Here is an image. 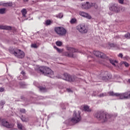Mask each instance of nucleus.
I'll return each instance as SVG.
<instances>
[{
  "instance_id": "obj_1",
  "label": "nucleus",
  "mask_w": 130,
  "mask_h": 130,
  "mask_svg": "<svg viewBox=\"0 0 130 130\" xmlns=\"http://www.w3.org/2000/svg\"><path fill=\"white\" fill-rule=\"evenodd\" d=\"M94 117L97 118V119H98V120H99L101 122H105L107 121L109 118H112L113 116L109 114L99 111L94 114Z\"/></svg>"
},
{
  "instance_id": "obj_2",
  "label": "nucleus",
  "mask_w": 130,
  "mask_h": 130,
  "mask_svg": "<svg viewBox=\"0 0 130 130\" xmlns=\"http://www.w3.org/2000/svg\"><path fill=\"white\" fill-rule=\"evenodd\" d=\"M37 71L40 74L49 77V78H52L53 77V71L48 67L42 66L38 68Z\"/></svg>"
},
{
  "instance_id": "obj_3",
  "label": "nucleus",
  "mask_w": 130,
  "mask_h": 130,
  "mask_svg": "<svg viewBox=\"0 0 130 130\" xmlns=\"http://www.w3.org/2000/svg\"><path fill=\"white\" fill-rule=\"evenodd\" d=\"M108 74L107 72H102L99 76L94 75L93 77H92V79L94 80V82H98V80H97L98 79L106 81L111 79V75Z\"/></svg>"
},
{
  "instance_id": "obj_4",
  "label": "nucleus",
  "mask_w": 130,
  "mask_h": 130,
  "mask_svg": "<svg viewBox=\"0 0 130 130\" xmlns=\"http://www.w3.org/2000/svg\"><path fill=\"white\" fill-rule=\"evenodd\" d=\"M81 119H82V117H81V112L78 111V112H77L76 111H74L73 117L70 119L69 120L70 122L76 124L78 123V122H80Z\"/></svg>"
},
{
  "instance_id": "obj_5",
  "label": "nucleus",
  "mask_w": 130,
  "mask_h": 130,
  "mask_svg": "<svg viewBox=\"0 0 130 130\" xmlns=\"http://www.w3.org/2000/svg\"><path fill=\"white\" fill-rule=\"evenodd\" d=\"M67 50H68V51H70V53L69 52H64L63 53V55H65V56H68V57H76V55L74 54V53L75 52H79L78 50L72 48L69 46H67L66 47Z\"/></svg>"
},
{
  "instance_id": "obj_6",
  "label": "nucleus",
  "mask_w": 130,
  "mask_h": 130,
  "mask_svg": "<svg viewBox=\"0 0 130 130\" xmlns=\"http://www.w3.org/2000/svg\"><path fill=\"white\" fill-rule=\"evenodd\" d=\"M10 53L14 54L18 58H23L25 56V53L21 50H14V49H9Z\"/></svg>"
},
{
  "instance_id": "obj_7",
  "label": "nucleus",
  "mask_w": 130,
  "mask_h": 130,
  "mask_svg": "<svg viewBox=\"0 0 130 130\" xmlns=\"http://www.w3.org/2000/svg\"><path fill=\"white\" fill-rule=\"evenodd\" d=\"M109 9L111 12H114V13H119L120 12V7L118 6V4L116 3H111L109 5Z\"/></svg>"
},
{
  "instance_id": "obj_8",
  "label": "nucleus",
  "mask_w": 130,
  "mask_h": 130,
  "mask_svg": "<svg viewBox=\"0 0 130 130\" xmlns=\"http://www.w3.org/2000/svg\"><path fill=\"white\" fill-rule=\"evenodd\" d=\"M63 77H64V80L68 81V82H77L79 81V78H77L75 76H72L68 73H65L63 74Z\"/></svg>"
},
{
  "instance_id": "obj_9",
  "label": "nucleus",
  "mask_w": 130,
  "mask_h": 130,
  "mask_svg": "<svg viewBox=\"0 0 130 130\" xmlns=\"http://www.w3.org/2000/svg\"><path fill=\"white\" fill-rule=\"evenodd\" d=\"M54 31L59 36H65L67 34V29L62 27H56Z\"/></svg>"
},
{
  "instance_id": "obj_10",
  "label": "nucleus",
  "mask_w": 130,
  "mask_h": 130,
  "mask_svg": "<svg viewBox=\"0 0 130 130\" xmlns=\"http://www.w3.org/2000/svg\"><path fill=\"white\" fill-rule=\"evenodd\" d=\"M76 29L80 33L86 34L88 32V27L84 24L80 23L76 26Z\"/></svg>"
},
{
  "instance_id": "obj_11",
  "label": "nucleus",
  "mask_w": 130,
  "mask_h": 130,
  "mask_svg": "<svg viewBox=\"0 0 130 130\" xmlns=\"http://www.w3.org/2000/svg\"><path fill=\"white\" fill-rule=\"evenodd\" d=\"M119 99H130V91H126L124 93H119Z\"/></svg>"
},
{
  "instance_id": "obj_12",
  "label": "nucleus",
  "mask_w": 130,
  "mask_h": 130,
  "mask_svg": "<svg viewBox=\"0 0 130 130\" xmlns=\"http://www.w3.org/2000/svg\"><path fill=\"white\" fill-rule=\"evenodd\" d=\"M2 122V124L3 126H5V127H7V128H13L14 126V124L9 123L8 122V121L6 120L5 119H3L1 120L0 119V122Z\"/></svg>"
},
{
  "instance_id": "obj_13",
  "label": "nucleus",
  "mask_w": 130,
  "mask_h": 130,
  "mask_svg": "<svg viewBox=\"0 0 130 130\" xmlns=\"http://www.w3.org/2000/svg\"><path fill=\"white\" fill-rule=\"evenodd\" d=\"M93 53L96 57H101V58H105L106 57V55L104 53L99 51H94Z\"/></svg>"
},
{
  "instance_id": "obj_14",
  "label": "nucleus",
  "mask_w": 130,
  "mask_h": 130,
  "mask_svg": "<svg viewBox=\"0 0 130 130\" xmlns=\"http://www.w3.org/2000/svg\"><path fill=\"white\" fill-rule=\"evenodd\" d=\"M93 6V4H89V2H86V3L83 4L81 8L82 9H84L85 10H88V9H90Z\"/></svg>"
},
{
  "instance_id": "obj_15",
  "label": "nucleus",
  "mask_w": 130,
  "mask_h": 130,
  "mask_svg": "<svg viewBox=\"0 0 130 130\" xmlns=\"http://www.w3.org/2000/svg\"><path fill=\"white\" fill-rule=\"evenodd\" d=\"M79 15L82 17H84V18H86V19H89V20L92 18V17L90 16L88 13L84 12L83 11L79 12Z\"/></svg>"
},
{
  "instance_id": "obj_16",
  "label": "nucleus",
  "mask_w": 130,
  "mask_h": 130,
  "mask_svg": "<svg viewBox=\"0 0 130 130\" xmlns=\"http://www.w3.org/2000/svg\"><path fill=\"white\" fill-rule=\"evenodd\" d=\"M1 30H12V26L8 25H0Z\"/></svg>"
},
{
  "instance_id": "obj_17",
  "label": "nucleus",
  "mask_w": 130,
  "mask_h": 130,
  "mask_svg": "<svg viewBox=\"0 0 130 130\" xmlns=\"http://www.w3.org/2000/svg\"><path fill=\"white\" fill-rule=\"evenodd\" d=\"M31 100L32 103H34V101H36V100H38V99H43V96H39L37 99V96L36 95H33L32 98H31Z\"/></svg>"
},
{
  "instance_id": "obj_18",
  "label": "nucleus",
  "mask_w": 130,
  "mask_h": 130,
  "mask_svg": "<svg viewBox=\"0 0 130 130\" xmlns=\"http://www.w3.org/2000/svg\"><path fill=\"white\" fill-rule=\"evenodd\" d=\"M108 93V96H115L116 97L119 96V93H114L113 91H109Z\"/></svg>"
},
{
  "instance_id": "obj_19",
  "label": "nucleus",
  "mask_w": 130,
  "mask_h": 130,
  "mask_svg": "<svg viewBox=\"0 0 130 130\" xmlns=\"http://www.w3.org/2000/svg\"><path fill=\"white\" fill-rule=\"evenodd\" d=\"M17 127L20 130H24L25 129V126L22 124V123H17Z\"/></svg>"
},
{
  "instance_id": "obj_20",
  "label": "nucleus",
  "mask_w": 130,
  "mask_h": 130,
  "mask_svg": "<svg viewBox=\"0 0 130 130\" xmlns=\"http://www.w3.org/2000/svg\"><path fill=\"white\" fill-rule=\"evenodd\" d=\"M21 14L24 18H26V15H27V10L26 9H23L21 11Z\"/></svg>"
},
{
  "instance_id": "obj_21",
  "label": "nucleus",
  "mask_w": 130,
  "mask_h": 130,
  "mask_svg": "<svg viewBox=\"0 0 130 130\" xmlns=\"http://www.w3.org/2000/svg\"><path fill=\"white\" fill-rule=\"evenodd\" d=\"M83 110L87 111V112H91V109L88 106H84L83 107Z\"/></svg>"
},
{
  "instance_id": "obj_22",
  "label": "nucleus",
  "mask_w": 130,
  "mask_h": 130,
  "mask_svg": "<svg viewBox=\"0 0 130 130\" xmlns=\"http://www.w3.org/2000/svg\"><path fill=\"white\" fill-rule=\"evenodd\" d=\"M14 6V4L12 2L5 3L4 4V7H13Z\"/></svg>"
},
{
  "instance_id": "obj_23",
  "label": "nucleus",
  "mask_w": 130,
  "mask_h": 130,
  "mask_svg": "<svg viewBox=\"0 0 130 130\" xmlns=\"http://www.w3.org/2000/svg\"><path fill=\"white\" fill-rule=\"evenodd\" d=\"M105 96H108V93L106 92H104L103 93H101L99 95H98V97H100V98L102 97H105Z\"/></svg>"
},
{
  "instance_id": "obj_24",
  "label": "nucleus",
  "mask_w": 130,
  "mask_h": 130,
  "mask_svg": "<svg viewBox=\"0 0 130 130\" xmlns=\"http://www.w3.org/2000/svg\"><path fill=\"white\" fill-rule=\"evenodd\" d=\"M84 53H86V54L88 55L87 57H93V54L90 51H87L86 53L84 52Z\"/></svg>"
},
{
  "instance_id": "obj_25",
  "label": "nucleus",
  "mask_w": 130,
  "mask_h": 130,
  "mask_svg": "<svg viewBox=\"0 0 130 130\" xmlns=\"http://www.w3.org/2000/svg\"><path fill=\"white\" fill-rule=\"evenodd\" d=\"M54 49H56V50H57L59 53H61V52L63 51L62 49L57 48L56 46H54Z\"/></svg>"
},
{
  "instance_id": "obj_26",
  "label": "nucleus",
  "mask_w": 130,
  "mask_h": 130,
  "mask_svg": "<svg viewBox=\"0 0 130 130\" xmlns=\"http://www.w3.org/2000/svg\"><path fill=\"white\" fill-rule=\"evenodd\" d=\"M70 23H71V24H76V23H77V19H76V18H72L70 20Z\"/></svg>"
},
{
  "instance_id": "obj_27",
  "label": "nucleus",
  "mask_w": 130,
  "mask_h": 130,
  "mask_svg": "<svg viewBox=\"0 0 130 130\" xmlns=\"http://www.w3.org/2000/svg\"><path fill=\"white\" fill-rule=\"evenodd\" d=\"M39 89H40V91H41V92H46V91H47V90L46 89V88L45 87H40Z\"/></svg>"
},
{
  "instance_id": "obj_28",
  "label": "nucleus",
  "mask_w": 130,
  "mask_h": 130,
  "mask_svg": "<svg viewBox=\"0 0 130 130\" xmlns=\"http://www.w3.org/2000/svg\"><path fill=\"white\" fill-rule=\"evenodd\" d=\"M45 24L47 26H49V25H51V21L50 20H47L45 21Z\"/></svg>"
},
{
  "instance_id": "obj_29",
  "label": "nucleus",
  "mask_w": 130,
  "mask_h": 130,
  "mask_svg": "<svg viewBox=\"0 0 130 130\" xmlns=\"http://www.w3.org/2000/svg\"><path fill=\"white\" fill-rule=\"evenodd\" d=\"M56 17L59 19H61V18L63 17V15L62 13H59L58 15H56Z\"/></svg>"
},
{
  "instance_id": "obj_30",
  "label": "nucleus",
  "mask_w": 130,
  "mask_h": 130,
  "mask_svg": "<svg viewBox=\"0 0 130 130\" xmlns=\"http://www.w3.org/2000/svg\"><path fill=\"white\" fill-rule=\"evenodd\" d=\"M124 37L126 39H130V33H127L124 35Z\"/></svg>"
},
{
  "instance_id": "obj_31",
  "label": "nucleus",
  "mask_w": 130,
  "mask_h": 130,
  "mask_svg": "<svg viewBox=\"0 0 130 130\" xmlns=\"http://www.w3.org/2000/svg\"><path fill=\"white\" fill-rule=\"evenodd\" d=\"M6 13V8L0 9V14H5Z\"/></svg>"
},
{
  "instance_id": "obj_32",
  "label": "nucleus",
  "mask_w": 130,
  "mask_h": 130,
  "mask_svg": "<svg viewBox=\"0 0 130 130\" xmlns=\"http://www.w3.org/2000/svg\"><path fill=\"white\" fill-rule=\"evenodd\" d=\"M56 44L57 46H61L62 45V43L60 41L56 42Z\"/></svg>"
},
{
  "instance_id": "obj_33",
  "label": "nucleus",
  "mask_w": 130,
  "mask_h": 130,
  "mask_svg": "<svg viewBox=\"0 0 130 130\" xmlns=\"http://www.w3.org/2000/svg\"><path fill=\"white\" fill-rule=\"evenodd\" d=\"M19 111L21 113H26V110L25 109H19Z\"/></svg>"
},
{
  "instance_id": "obj_34",
  "label": "nucleus",
  "mask_w": 130,
  "mask_h": 130,
  "mask_svg": "<svg viewBox=\"0 0 130 130\" xmlns=\"http://www.w3.org/2000/svg\"><path fill=\"white\" fill-rule=\"evenodd\" d=\"M21 75H22L24 79H26V73H25V72L22 71L21 72Z\"/></svg>"
},
{
  "instance_id": "obj_35",
  "label": "nucleus",
  "mask_w": 130,
  "mask_h": 130,
  "mask_svg": "<svg viewBox=\"0 0 130 130\" xmlns=\"http://www.w3.org/2000/svg\"><path fill=\"white\" fill-rule=\"evenodd\" d=\"M93 5L92 7H94L95 9H98V5L96 3H91V5Z\"/></svg>"
},
{
  "instance_id": "obj_36",
  "label": "nucleus",
  "mask_w": 130,
  "mask_h": 130,
  "mask_svg": "<svg viewBox=\"0 0 130 130\" xmlns=\"http://www.w3.org/2000/svg\"><path fill=\"white\" fill-rule=\"evenodd\" d=\"M5 104H6V102H5L4 101H1L0 102V106H4V105H5Z\"/></svg>"
},
{
  "instance_id": "obj_37",
  "label": "nucleus",
  "mask_w": 130,
  "mask_h": 130,
  "mask_svg": "<svg viewBox=\"0 0 130 130\" xmlns=\"http://www.w3.org/2000/svg\"><path fill=\"white\" fill-rule=\"evenodd\" d=\"M109 61L113 66H115V63H114V61L112 59H109Z\"/></svg>"
},
{
  "instance_id": "obj_38",
  "label": "nucleus",
  "mask_w": 130,
  "mask_h": 130,
  "mask_svg": "<svg viewBox=\"0 0 130 130\" xmlns=\"http://www.w3.org/2000/svg\"><path fill=\"white\" fill-rule=\"evenodd\" d=\"M31 47L32 48H37V45H36V44H32L31 45Z\"/></svg>"
},
{
  "instance_id": "obj_39",
  "label": "nucleus",
  "mask_w": 130,
  "mask_h": 130,
  "mask_svg": "<svg viewBox=\"0 0 130 130\" xmlns=\"http://www.w3.org/2000/svg\"><path fill=\"white\" fill-rule=\"evenodd\" d=\"M20 118H21L22 121H23V122H26V121H27V120L25 119V117H23V116H22Z\"/></svg>"
},
{
  "instance_id": "obj_40",
  "label": "nucleus",
  "mask_w": 130,
  "mask_h": 130,
  "mask_svg": "<svg viewBox=\"0 0 130 130\" xmlns=\"http://www.w3.org/2000/svg\"><path fill=\"white\" fill-rule=\"evenodd\" d=\"M67 92H69V93H73V90H72L71 88H68Z\"/></svg>"
},
{
  "instance_id": "obj_41",
  "label": "nucleus",
  "mask_w": 130,
  "mask_h": 130,
  "mask_svg": "<svg viewBox=\"0 0 130 130\" xmlns=\"http://www.w3.org/2000/svg\"><path fill=\"white\" fill-rule=\"evenodd\" d=\"M6 3H4L3 2H0V6H3V7H5V5Z\"/></svg>"
},
{
  "instance_id": "obj_42",
  "label": "nucleus",
  "mask_w": 130,
  "mask_h": 130,
  "mask_svg": "<svg viewBox=\"0 0 130 130\" xmlns=\"http://www.w3.org/2000/svg\"><path fill=\"white\" fill-rule=\"evenodd\" d=\"M4 91H5V88H4V87H0V92H4Z\"/></svg>"
},
{
  "instance_id": "obj_43",
  "label": "nucleus",
  "mask_w": 130,
  "mask_h": 130,
  "mask_svg": "<svg viewBox=\"0 0 130 130\" xmlns=\"http://www.w3.org/2000/svg\"><path fill=\"white\" fill-rule=\"evenodd\" d=\"M118 56L119 57L122 58V56H123V55H122V53H119V54L118 55Z\"/></svg>"
},
{
  "instance_id": "obj_44",
  "label": "nucleus",
  "mask_w": 130,
  "mask_h": 130,
  "mask_svg": "<svg viewBox=\"0 0 130 130\" xmlns=\"http://www.w3.org/2000/svg\"><path fill=\"white\" fill-rule=\"evenodd\" d=\"M124 64L126 67H128V63H127L126 62H124Z\"/></svg>"
},
{
  "instance_id": "obj_45",
  "label": "nucleus",
  "mask_w": 130,
  "mask_h": 130,
  "mask_svg": "<svg viewBox=\"0 0 130 130\" xmlns=\"http://www.w3.org/2000/svg\"><path fill=\"white\" fill-rule=\"evenodd\" d=\"M20 85L22 87H23V86H25V84H24L23 82L20 83Z\"/></svg>"
},
{
  "instance_id": "obj_46",
  "label": "nucleus",
  "mask_w": 130,
  "mask_h": 130,
  "mask_svg": "<svg viewBox=\"0 0 130 130\" xmlns=\"http://www.w3.org/2000/svg\"><path fill=\"white\" fill-rule=\"evenodd\" d=\"M119 4H123V0H118Z\"/></svg>"
},
{
  "instance_id": "obj_47",
  "label": "nucleus",
  "mask_w": 130,
  "mask_h": 130,
  "mask_svg": "<svg viewBox=\"0 0 130 130\" xmlns=\"http://www.w3.org/2000/svg\"><path fill=\"white\" fill-rule=\"evenodd\" d=\"M109 45H110V46H111V47L114 46V44H109Z\"/></svg>"
},
{
  "instance_id": "obj_48",
  "label": "nucleus",
  "mask_w": 130,
  "mask_h": 130,
  "mask_svg": "<svg viewBox=\"0 0 130 130\" xmlns=\"http://www.w3.org/2000/svg\"><path fill=\"white\" fill-rule=\"evenodd\" d=\"M37 82H34V84L35 85V86H37Z\"/></svg>"
},
{
  "instance_id": "obj_49",
  "label": "nucleus",
  "mask_w": 130,
  "mask_h": 130,
  "mask_svg": "<svg viewBox=\"0 0 130 130\" xmlns=\"http://www.w3.org/2000/svg\"><path fill=\"white\" fill-rule=\"evenodd\" d=\"M29 0H24V2H28Z\"/></svg>"
},
{
  "instance_id": "obj_50",
  "label": "nucleus",
  "mask_w": 130,
  "mask_h": 130,
  "mask_svg": "<svg viewBox=\"0 0 130 130\" xmlns=\"http://www.w3.org/2000/svg\"><path fill=\"white\" fill-rule=\"evenodd\" d=\"M115 62H116V63H117V61H116V60L114 61V63H115Z\"/></svg>"
},
{
  "instance_id": "obj_51",
  "label": "nucleus",
  "mask_w": 130,
  "mask_h": 130,
  "mask_svg": "<svg viewBox=\"0 0 130 130\" xmlns=\"http://www.w3.org/2000/svg\"><path fill=\"white\" fill-rule=\"evenodd\" d=\"M128 82H129V83H130V79L128 80Z\"/></svg>"
},
{
  "instance_id": "obj_52",
  "label": "nucleus",
  "mask_w": 130,
  "mask_h": 130,
  "mask_svg": "<svg viewBox=\"0 0 130 130\" xmlns=\"http://www.w3.org/2000/svg\"><path fill=\"white\" fill-rule=\"evenodd\" d=\"M81 1H84V0H81Z\"/></svg>"
}]
</instances>
